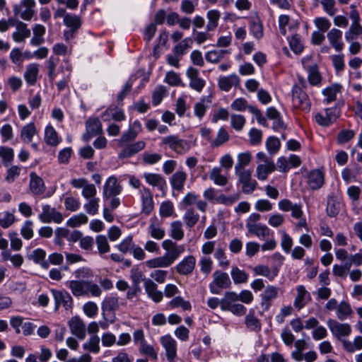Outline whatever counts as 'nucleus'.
Returning <instances> with one entry per match:
<instances>
[{"mask_svg": "<svg viewBox=\"0 0 362 362\" xmlns=\"http://www.w3.org/2000/svg\"><path fill=\"white\" fill-rule=\"evenodd\" d=\"M74 274L76 280H70L65 283V286L70 289L74 296L76 298L87 296L94 298L101 296L103 291L99 285L92 281L82 280L93 276L90 269L81 267L74 271Z\"/></svg>", "mask_w": 362, "mask_h": 362, "instance_id": "obj_1", "label": "nucleus"}, {"mask_svg": "<svg viewBox=\"0 0 362 362\" xmlns=\"http://www.w3.org/2000/svg\"><path fill=\"white\" fill-rule=\"evenodd\" d=\"M141 132L142 125L139 120H135L129 124L128 130L124 132L117 140V145L120 147H124L119 153V158H130L145 148L146 142L143 140L125 146L126 144L134 141Z\"/></svg>", "mask_w": 362, "mask_h": 362, "instance_id": "obj_2", "label": "nucleus"}, {"mask_svg": "<svg viewBox=\"0 0 362 362\" xmlns=\"http://www.w3.org/2000/svg\"><path fill=\"white\" fill-rule=\"evenodd\" d=\"M160 146L164 148H168L180 155L185 154L191 148V144L188 141L181 139L176 134L163 137Z\"/></svg>", "mask_w": 362, "mask_h": 362, "instance_id": "obj_3", "label": "nucleus"}, {"mask_svg": "<svg viewBox=\"0 0 362 362\" xmlns=\"http://www.w3.org/2000/svg\"><path fill=\"white\" fill-rule=\"evenodd\" d=\"M238 301V293L227 291L221 299V309L230 311L235 315H243L246 313V308L243 304L237 303Z\"/></svg>", "mask_w": 362, "mask_h": 362, "instance_id": "obj_4", "label": "nucleus"}, {"mask_svg": "<svg viewBox=\"0 0 362 362\" xmlns=\"http://www.w3.org/2000/svg\"><path fill=\"white\" fill-rule=\"evenodd\" d=\"M260 217L259 214H251L246 220V227L250 233L261 240H266L269 238L271 230L267 226L258 223Z\"/></svg>", "mask_w": 362, "mask_h": 362, "instance_id": "obj_5", "label": "nucleus"}, {"mask_svg": "<svg viewBox=\"0 0 362 362\" xmlns=\"http://www.w3.org/2000/svg\"><path fill=\"white\" fill-rule=\"evenodd\" d=\"M312 56L302 58V65L308 72V80L310 85L320 86L322 81V76L319 71L317 64L312 62Z\"/></svg>", "mask_w": 362, "mask_h": 362, "instance_id": "obj_6", "label": "nucleus"}, {"mask_svg": "<svg viewBox=\"0 0 362 362\" xmlns=\"http://www.w3.org/2000/svg\"><path fill=\"white\" fill-rule=\"evenodd\" d=\"M351 23L344 33L346 41L356 40L362 35V25L360 14L357 10H351L349 13Z\"/></svg>", "mask_w": 362, "mask_h": 362, "instance_id": "obj_7", "label": "nucleus"}, {"mask_svg": "<svg viewBox=\"0 0 362 362\" xmlns=\"http://www.w3.org/2000/svg\"><path fill=\"white\" fill-rule=\"evenodd\" d=\"M339 116V109L336 107H333L326 108L322 112L315 113L314 118L315 121L318 125L323 127H327L337 122Z\"/></svg>", "mask_w": 362, "mask_h": 362, "instance_id": "obj_8", "label": "nucleus"}, {"mask_svg": "<svg viewBox=\"0 0 362 362\" xmlns=\"http://www.w3.org/2000/svg\"><path fill=\"white\" fill-rule=\"evenodd\" d=\"M231 281L226 272L217 270L213 274V281L209 284V289L213 294H219L221 289L229 288Z\"/></svg>", "mask_w": 362, "mask_h": 362, "instance_id": "obj_9", "label": "nucleus"}, {"mask_svg": "<svg viewBox=\"0 0 362 362\" xmlns=\"http://www.w3.org/2000/svg\"><path fill=\"white\" fill-rule=\"evenodd\" d=\"M291 92L293 108L308 112L310 108V102L305 92L298 86H294Z\"/></svg>", "mask_w": 362, "mask_h": 362, "instance_id": "obj_10", "label": "nucleus"}, {"mask_svg": "<svg viewBox=\"0 0 362 362\" xmlns=\"http://www.w3.org/2000/svg\"><path fill=\"white\" fill-rule=\"evenodd\" d=\"M35 0H21L18 4L13 6V12L22 19L30 21L35 13Z\"/></svg>", "mask_w": 362, "mask_h": 362, "instance_id": "obj_11", "label": "nucleus"}, {"mask_svg": "<svg viewBox=\"0 0 362 362\" xmlns=\"http://www.w3.org/2000/svg\"><path fill=\"white\" fill-rule=\"evenodd\" d=\"M327 324L333 336L340 341L344 339L342 337H347L351 333V327L348 323H341L335 320L329 319Z\"/></svg>", "mask_w": 362, "mask_h": 362, "instance_id": "obj_12", "label": "nucleus"}, {"mask_svg": "<svg viewBox=\"0 0 362 362\" xmlns=\"http://www.w3.org/2000/svg\"><path fill=\"white\" fill-rule=\"evenodd\" d=\"M162 247L165 250V256L172 263L180 256L185 251V246L184 245H177L175 242L171 240H165L162 243Z\"/></svg>", "mask_w": 362, "mask_h": 362, "instance_id": "obj_13", "label": "nucleus"}, {"mask_svg": "<svg viewBox=\"0 0 362 362\" xmlns=\"http://www.w3.org/2000/svg\"><path fill=\"white\" fill-rule=\"evenodd\" d=\"M238 177V182L242 185V191L245 194H251L257 187V182L252 179L250 170L235 172Z\"/></svg>", "mask_w": 362, "mask_h": 362, "instance_id": "obj_14", "label": "nucleus"}, {"mask_svg": "<svg viewBox=\"0 0 362 362\" xmlns=\"http://www.w3.org/2000/svg\"><path fill=\"white\" fill-rule=\"evenodd\" d=\"M55 307L54 310H59L62 305L65 310H71L73 307V298L66 291L52 290Z\"/></svg>", "mask_w": 362, "mask_h": 362, "instance_id": "obj_15", "label": "nucleus"}, {"mask_svg": "<svg viewBox=\"0 0 362 362\" xmlns=\"http://www.w3.org/2000/svg\"><path fill=\"white\" fill-rule=\"evenodd\" d=\"M103 134V126L98 118H89L86 122V133L83 135V139L86 141L96 135Z\"/></svg>", "mask_w": 362, "mask_h": 362, "instance_id": "obj_16", "label": "nucleus"}, {"mask_svg": "<svg viewBox=\"0 0 362 362\" xmlns=\"http://www.w3.org/2000/svg\"><path fill=\"white\" fill-rule=\"evenodd\" d=\"M160 341L165 351V355L169 362H175L177 356V342L169 334L163 336L160 339Z\"/></svg>", "mask_w": 362, "mask_h": 362, "instance_id": "obj_17", "label": "nucleus"}, {"mask_svg": "<svg viewBox=\"0 0 362 362\" xmlns=\"http://www.w3.org/2000/svg\"><path fill=\"white\" fill-rule=\"evenodd\" d=\"M42 211L39 215V219L42 223L54 222L60 223L63 220L62 214L57 211L54 208H52L49 205L46 204L42 206Z\"/></svg>", "mask_w": 362, "mask_h": 362, "instance_id": "obj_18", "label": "nucleus"}, {"mask_svg": "<svg viewBox=\"0 0 362 362\" xmlns=\"http://www.w3.org/2000/svg\"><path fill=\"white\" fill-rule=\"evenodd\" d=\"M279 288L269 285L261 294V306L264 310H268L272 301L278 297Z\"/></svg>", "mask_w": 362, "mask_h": 362, "instance_id": "obj_19", "label": "nucleus"}, {"mask_svg": "<svg viewBox=\"0 0 362 362\" xmlns=\"http://www.w3.org/2000/svg\"><path fill=\"white\" fill-rule=\"evenodd\" d=\"M180 204L183 209L196 204L197 208L202 212H205L207 208V203L204 200L199 199V195L193 192L187 193Z\"/></svg>", "mask_w": 362, "mask_h": 362, "instance_id": "obj_20", "label": "nucleus"}, {"mask_svg": "<svg viewBox=\"0 0 362 362\" xmlns=\"http://www.w3.org/2000/svg\"><path fill=\"white\" fill-rule=\"evenodd\" d=\"M29 177V190L30 194L34 196H40L46 190V187L43 180L35 172H31Z\"/></svg>", "mask_w": 362, "mask_h": 362, "instance_id": "obj_21", "label": "nucleus"}, {"mask_svg": "<svg viewBox=\"0 0 362 362\" xmlns=\"http://www.w3.org/2000/svg\"><path fill=\"white\" fill-rule=\"evenodd\" d=\"M122 186L117 182L116 177L111 176L105 182L103 187V197L108 199L110 197H115L120 194Z\"/></svg>", "mask_w": 362, "mask_h": 362, "instance_id": "obj_22", "label": "nucleus"}, {"mask_svg": "<svg viewBox=\"0 0 362 362\" xmlns=\"http://www.w3.org/2000/svg\"><path fill=\"white\" fill-rule=\"evenodd\" d=\"M195 265V257L188 255L176 265V272L180 275H189L193 272Z\"/></svg>", "mask_w": 362, "mask_h": 362, "instance_id": "obj_23", "label": "nucleus"}, {"mask_svg": "<svg viewBox=\"0 0 362 362\" xmlns=\"http://www.w3.org/2000/svg\"><path fill=\"white\" fill-rule=\"evenodd\" d=\"M102 118L105 122H109L111 119L121 122L125 119L126 116L122 108L115 105H112L102 114Z\"/></svg>", "mask_w": 362, "mask_h": 362, "instance_id": "obj_24", "label": "nucleus"}, {"mask_svg": "<svg viewBox=\"0 0 362 362\" xmlns=\"http://www.w3.org/2000/svg\"><path fill=\"white\" fill-rule=\"evenodd\" d=\"M307 183L313 190L320 189L325 182L324 173L317 169L313 170L308 174Z\"/></svg>", "mask_w": 362, "mask_h": 362, "instance_id": "obj_25", "label": "nucleus"}, {"mask_svg": "<svg viewBox=\"0 0 362 362\" xmlns=\"http://www.w3.org/2000/svg\"><path fill=\"white\" fill-rule=\"evenodd\" d=\"M71 332L79 339H83L86 335V328L83 320L78 317H74L69 321Z\"/></svg>", "mask_w": 362, "mask_h": 362, "instance_id": "obj_26", "label": "nucleus"}, {"mask_svg": "<svg viewBox=\"0 0 362 362\" xmlns=\"http://www.w3.org/2000/svg\"><path fill=\"white\" fill-rule=\"evenodd\" d=\"M327 37L329 45L337 51L340 52L344 49V45L341 41L342 32L337 28H332L328 31Z\"/></svg>", "mask_w": 362, "mask_h": 362, "instance_id": "obj_27", "label": "nucleus"}, {"mask_svg": "<svg viewBox=\"0 0 362 362\" xmlns=\"http://www.w3.org/2000/svg\"><path fill=\"white\" fill-rule=\"evenodd\" d=\"M240 78L236 74H230L227 76H221L218 80V86L221 90L228 92L233 86H238Z\"/></svg>", "mask_w": 362, "mask_h": 362, "instance_id": "obj_28", "label": "nucleus"}, {"mask_svg": "<svg viewBox=\"0 0 362 362\" xmlns=\"http://www.w3.org/2000/svg\"><path fill=\"white\" fill-rule=\"evenodd\" d=\"M144 288L149 298L154 302L159 303L163 299V293L161 291H158L157 285L151 279L144 280Z\"/></svg>", "mask_w": 362, "mask_h": 362, "instance_id": "obj_29", "label": "nucleus"}, {"mask_svg": "<svg viewBox=\"0 0 362 362\" xmlns=\"http://www.w3.org/2000/svg\"><path fill=\"white\" fill-rule=\"evenodd\" d=\"M142 212L146 215H148L154 208V203L152 194L147 188H144L141 191Z\"/></svg>", "mask_w": 362, "mask_h": 362, "instance_id": "obj_30", "label": "nucleus"}, {"mask_svg": "<svg viewBox=\"0 0 362 362\" xmlns=\"http://www.w3.org/2000/svg\"><path fill=\"white\" fill-rule=\"evenodd\" d=\"M39 67L40 65L35 63L30 64L26 66L24 78L28 85L33 86L35 84L40 71Z\"/></svg>", "mask_w": 362, "mask_h": 362, "instance_id": "obj_31", "label": "nucleus"}, {"mask_svg": "<svg viewBox=\"0 0 362 362\" xmlns=\"http://www.w3.org/2000/svg\"><path fill=\"white\" fill-rule=\"evenodd\" d=\"M144 177L148 184L159 190L163 191L166 187V182L164 177L156 173H144Z\"/></svg>", "mask_w": 362, "mask_h": 362, "instance_id": "obj_32", "label": "nucleus"}, {"mask_svg": "<svg viewBox=\"0 0 362 362\" xmlns=\"http://www.w3.org/2000/svg\"><path fill=\"white\" fill-rule=\"evenodd\" d=\"M296 291L297 294L294 300V306L300 310L310 300V296L303 285L298 286Z\"/></svg>", "mask_w": 362, "mask_h": 362, "instance_id": "obj_33", "label": "nucleus"}, {"mask_svg": "<svg viewBox=\"0 0 362 362\" xmlns=\"http://www.w3.org/2000/svg\"><path fill=\"white\" fill-rule=\"evenodd\" d=\"M343 349L349 354L355 353L362 349V336H356L353 341L341 340Z\"/></svg>", "mask_w": 362, "mask_h": 362, "instance_id": "obj_34", "label": "nucleus"}, {"mask_svg": "<svg viewBox=\"0 0 362 362\" xmlns=\"http://www.w3.org/2000/svg\"><path fill=\"white\" fill-rule=\"evenodd\" d=\"M16 31L12 35L14 41L21 42L30 35V30L27 28V25L21 21L15 23Z\"/></svg>", "mask_w": 362, "mask_h": 362, "instance_id": "obj_35", "label": "nucleus"}, {"mask_svg": "<svg viewBox=\"0 0 362 362\" xmlns=\"http://www.w3.org/2000/svg\"><path fill=\"white\" fill-rule=\"evenodd\" d=\"M276 170V165L274 162L268 163H259L256 168V176L260 180H267L268 175Z\"/></svg>", "mask_w": 362, "mask_h": 362, "instance_id": "obj_36", "label": "nucleus"}, {"mask_svg": "<svg viewBox=\"0 0 362 362\" xmlns=\"http://www.w3.org/2000/svg\"><path fill=\"white\" fill-rule=\"evenodd\" d=\"M341 206V203L337 200L335 196H329L326 208L327 214L329 217L337 216L340 211Z\"/></svg>", "mask_w": 362, "mask_h": 362, "instance_id": "obj_37", "label": "nucleus"}, {"mask_svg": "<svg viewBox=\"0 0 362 362\" xmlns=\"http://www.w3.org/2000/svg\"><path fill=\"white\" fill-rule=\"evenodd\" d=\"M37 133L34 123L30 122L24 126L21 132V139L25 143H30L33 136Z\"/></svg>", "mask_w": 362, "mask_h": 362, "instance_id": "obj_38", "label": "nucleus"}, {"mask_svg": "<svg viewBox=\"0 0 362 362\" xmlns=\"http://www.w3.org/2000/svg\"><path fill=\"white\" fill-rule=\"evenodd\" d=\"M255 275L263 276L272 281L278 274V270L274 269L272 272L269 267L264 264H258L252 269Z\"/></svg>", "mask_w": 362, "mask_h": 362, "instance_id": "obj_39", "label": "nucleus"}, {"mask_svg": "<svg viewBox=\"0 0 362 362\" xmlns=\"http://www.w3.org/2000/svg\"><path fill=\"white\" fill-rule=\"evenodd\" d=\"M187 180V174L183 171H177L171 178V185L173 189L182 191Z\"/></svg>", "mask_w": 362, "mask_h": 362, "instance_id": "obj_40", "label": "nucleus"}, {"mask_svg": "<svg viewBox=\"0 0 362 362\" xmlns=\"http://www.w3.org/2000/svg\"><path fill=\"white\" fill-rule=\"evenodd\" d=\"M146 265L148 268L156 269L168 267L172 265V263L164 255L146 261Z\"/></svg>", "mask_w": 362, "mask_h": 362, "instance_id": "obj_41", "label": "nucleus"}, {"mask_svg": "<svg viewBox=\"0 0 362 362\" xmlns=\"http://www.w3.org/2000/svg\"><path fill=\"white\" fill-rule=\"evenodd\" d=\"M209 178L215 185L218 186L223 187L228 183L227 177L221 174V169L218 167H215L211 169L209 173Z\"/></svg>", "mask_w": 362, "mask_h": 362, "instance_id": "obj_42", "label": "nucleus"}, {"mask_svg": "<svg viewBox=\"0 0 362 362\" xmlns=\"http://www.w3.org/2000/svg\"><path fill=\"white\" fill-rule=\"evenodd\" d=\"M230 53V51L228 49L211 50L206 53L205 59L210 63L216 64L226 54H229Z\"/></svg>", "mask_w": 362, "mask_h": 362, "instance_id": "obj_43", "label": "nucleus"}, {"mask_svg": "<svg viewBox=\"0 0 362 362\" xmlns=\"http://www.w3.org/2000/svg\"><path fill=\"white\" fill-rule=\"evenodd\" d=\"M211 103L209 97L203 98L199 102L194 104V115L199 119H202L206 113L209 104Z\"/></svg>", "mask_w": 362, "mask_h": 362, "instance_id": "obj_44", "label": "nucleus"}, {"mask_svg": "<svg viewBox=\"0 0 362 362\" xmlns=\"http://www.w3.org/2000/svg\"><path fill=\"white\" fill-rule=\"evenodd\" d=\"M353 310L351 305L345 302L341 301L337 306L336 311L337 317L340 320H344L351 316Z\"/></svg>", "mask_w": 362, "mask_h": 362, "instance_id": "obj_45", "label": "nucleus"}, {"mask_svg": "<svg viewBox=\"0 0 362 362\" xmlns=\"http://www.w3.org/2000/svg\"><path fill=\"white\" fill-rule=\"evenodd\" d=\"M252 160V155L250 152H243L238 155V162L235 165V172L240 170H247L245 168L247 166Z\"/></svg>", "mask_w": 362, "mask_h": 362, "instance_id": "obj_46", "label": "nucleus"}, {"mask_svg": "<svg viewBox=\"0 0 362 362\" xmlns=\"http://www.w3.org/2000/svg\"><path fill=\"white\" fill-rule=\"evenodd\" d=\"M206 17L208 19L206 30L208 31L214 30L218 26V23L221 17L220 12L216 9L209 10L207 12Z\"/></svg>", "mask_w": 362, "mask_h": 362, "instance_id": "obj_47", "label": "nucleus"}, {"mask_svg": "<svg viewBox=\"0 0 362 362\" xmlns=\"http://www.w3.org/2000/svg\"><path fill=\"white\" fill-rule=\"evenodd\" d=\"M341 86L338 84L332 85L329 87L325 88L322 90V94L325 96L324 102L330 103L336 100L337 93L340 91Z\"/></svg>", "mask_w": 362, "mask_h": 362, "instance_id": "obj_48", "label": "nucleus"}, {"mask_svg": "<svg viewBox=\"0 0 362 362\" xmlns=\"http://www.w3.org/2000/svg\"><path fill=\"white\" fill-rule=\"evenodd\" d=\"M235 284H245L248 280V274L238 267H233L230 272Z\"/></svg>", "mask_w": 362, "mask_h": 362, "instance_id": "obj_49", "label": "nucleus"}, {"mask_svg": "<svg viewBox=\"0 0 362 362\" xmlns=\"http://www.w3.org/2000/svg\"><path fill=\"white\" fill-rule=\"evenodd\" d=\"M45 141L48 145L53 146L58 145L60 142L56 130L52 126H47L45 128Z\"/></svg>", "mask_w": 362, "mask_h": 362, "instance_id": "obj_50", "label": "nucleus"}, {"mask_svg": "<svg viewBox=\"0 0 362 362\" xmlns=\"http://www.w3.org/2000/svg\"><path fill=\"white\" fill-rule=\"evenodd\" d=\"M170 237L176 240H180L184 237V230L182 223L180 221H175L171 223L170 228Z\"/></svg>", "mask_w": 362, "mask_h": 362, "instance_id": "obj_51", "label": "nucleus"}, {"mask_svg": "<svg viewBox=\"0 0 362 362\" xmlns=\"http://www.w3.org/2000/svg\"><path fill=\"white\" fill-rule=\"evenodd\" d=\"M64 23L73 30H78L81 26V19L78 16L69 13L64 16Z\"/></svg>", "mask_w": 362, "mask_h": 362, "instance_id": "obj_52", "label": "nucleus"}, {"mask_svg": "<svg viewBox=\"0 0 362 362\" xmlns=\"http://www.w3.org/2000/svg\"><path fill=\"white\" fill-rule=\"evenodd\" d=\"M294 346L296 350L291 353L292 358L298 362L303 361V357L300 355L308 348L306 341L304 339H298L295 341Z\"/></svg>", "mask_w": 362, "mask_h": 362, "instance_id": "obj_53", "label": "nucleus"}, {"mask_svg": "<svg viewBox=\"0 0 362 362\" xmlns=\"http://www.w3.org/2000/svg\"><path fill=\"white\" fill-rule=\"evenodd\" d=\"M59 59L53 57H50L46 62V69L48 78L51 83H53L56 78V68Z\"/></svg>", "mask_w": 362, "mask_h": 362, "instance_id": "obj_54", "label": "nucleus"}, {"mask_svg": "<svg viewBox=\"0 0 362 362\" xmlns=\"http://www.w3.org/2000/svg\"><path fill=\"white\" fill-rule=\"evenodd\" d=\"M250 31L253 37L257 40H260L263 37V25L258 18L251 21Z\"/></svg>", "mask_w": 362, "mask_h": 362, "instance_id": "obj_55", "label": "nucleus"}, {"mask_svg": "<svg viewBox=\"0 0 362 362\" xmlns=\"http://www.w3.org/2000/svg\"><path fill=\"white\" fill-rule=\"evenodd\" d=\"M16 221L13 212L4 211L0 212V226L4 228H9Z\"/></svg>", "mask_w": 362, "mask_h": 362, "instance_id": "obj_56", "label": "nucleus"}, {"mask_svg": "<svg viewBox=\"0 0 362 362\" xmlns=\"http://www.w3.org/2000/svg\"><path fill=\"white\" fill-rule=\"evenodd\" d=\"M289 45L292 51L297 54H300L304 49L301 37L297 34L292 35L289 40Z\"/></svg>", "mask_w": 362, "mask_h": 362, "instance_id": "obj_57", "label": "nucleus"}, {"mask_svg": "<svg viewBox=\"0 0 362 362\" xmlns=\"http://www.w3.org/2000/svg\"><path fill=\"white\" fill-rule=\"evenodd\" d=\"M199 215L192 209H188L183 216V220L188 228H192L198 222Z\"/></svg>", "mask_w": 362, "mask_h": 362, "instance_id": "obj_58", "label": "nucleus"}, {"mask_svg": "<svg viewBox=\"0 0 362 362\" xmlns=\"http://www.w3.org/2000/svg\"><path fill=\"white\" fill-rule=\"evenodd\" d=\"M228 140L229 135L228 132L223 127H221L218 129L216 139L211 141V146H220L227 142Z\"/></svg>", "mask_w": 362, "mask_h": 362, "instance_id": "obj_59", "label": "nucleus"}, {"mask_svg": "<svg viewBox=\"0 0 362 362\" xmlns=\"http://www.w3.org/2000/svg\"><path fill=\"white\" fill-rule=\"evenodd\" d=\"M119 300L117 297L110 296L106 298L102 303L103 311H115L119 308Z\"/></svg>", "mask_w": 362, "mask_h": 362, "instance_id": "obj_60", "label": "nucleus"}, {"mask_svg": "<svg viewBox=\"0 0 362 362\" xmlns=\"http://www.w3.org/2000/svg\"><path fill=\"white\" fill-rule=\"evenodd\" d=\"M169 305L172 308H181L182 310H190L192 309L190 303L180 296L173 298L169 302Z\"/></svg>", "mask_w": 362, "mask_h": 362, "instance_id": "obj_61", "label": "nucleus"}, {"mask_svg": "<svg viewBox=\"0 0 362 362\" xmlns=\"http://www.w3.org/2000/svg\"><path fill=\"white\" fill-rule=\"evenodd\" d=\"M100 338L97 335H93L89 340L83 344V348L85 350L90 351L93 353H98L100 351Z\"/></svg>", "mask_w": 362, "mask_h": 362, "instance_id": "obj_62", "label": "nucleus"}, {"mask_svg": "<svg viewBox=\"0 0 362 362\" xmlns=\"http://www.w3.org/2000/svg\"><path fill=\"white\" fill-rule=\"evenodd\" d=\"M246 123L244 116L238 114L230 115V125L236 131H241Z\"/></svg>", "mask_w": 362, "mask_h": 362, "instance_id": "obj_63", "label": "nucleus"}, {"mask_svg": "<svg viewBox=\"0 0 362 362\" xmlns=\"http://www.w3.org/2000/svg\"><path fill=\"white\" fill-rule=\"evenodd\" d=\"M148 231L151 236L156 240H161L165 235V230L160 227L158 224L152 223L148 228Z\"/></svg>", "mask_w": 362, "mask_h": 362, "instance_id": "obj_64", "label": "nucleus"}]
</instances>
